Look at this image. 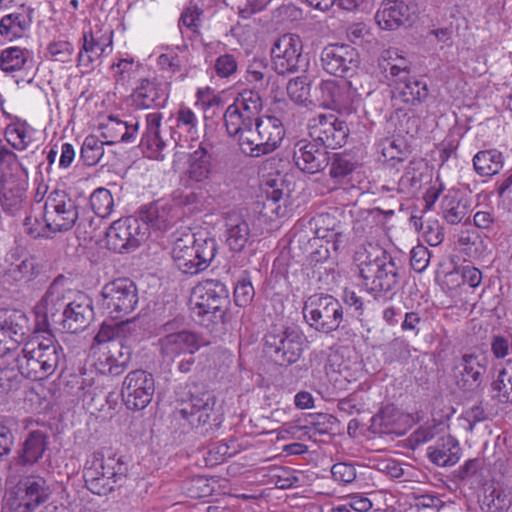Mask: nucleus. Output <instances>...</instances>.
<instances>
[{"label": "nucleus", "mask_w": 512, "mask_h": 512, "mask_svg": "<svg viewBox=\"0 0 512 512\" xmlns=\"http://www.w3.org/2000/svg\"><path fill=\"white\" fill-rule=\"evenodd\" d=\"M444 425L435 420L427 422L418 427L407 439L408 445L411 449H416L418 446L428 443L434 438L442 436Z\"/></svg>", "instance_id": "nucleus-52"}, {"label": "nucleus", "mask_w": 512, "mask_h": 512, "mask_svg": "<svg viewBox=\"0 0 512 512\" xmlns=\"http://www.w3.org/2000/svg\"><path fill=\"white\" fill-rule=\"evenodd\" d=\"M82 41V48L78 54V65L89 67L106 52L107 48L111 47L112 33L96 36L92 31H86L83 33Z\"/></svg>", "instance_id": "nucleus-36"}, {"label": "nucleus", "mask_w": 512, "mask_h": 512, "mask_svg": "<svg viewBox=\"0 0 512 512\" xmlns=\"http://www.w3.org/2000/svg\"><path fill=\"white\" fill-rule=\"evenodd\" d=\"M289 98L298 104L305 103L310 95V87L302 77L291 79L287 84Z\"/></svg>", "instance_id": "nucleus-60"}, {"label": "nucleus", "mask_w": 512, "mask_h": 512, "mask_svg": "<svg viewBox=\"0 0 512 512\" xmlns=\"http://www.w3.org/2000/svg\"><path fill=\"white\" fill-rule=\"evenodd\" d=\"M385 355L391 362L406 361L411 357L410 344L407 340L397 337L388 343Z\"/></svg>", "instance_id": "nucleus-58"}, {"label": "nucleus", "mask_w": 512, "mask_h": 512, "mask_svg": "<svg viewBox=\"0 0 512 512\" xmlns=\"http://www.w3.org/2000/svg\"><path fill=\"white\" fill-rule=\"evenodd\" d=\"M231 109H236L244 116H248L257 121L262 116V99L258 92L252 90H245L236 98L233 104L229 105Z\"/></svg>", "instance_id": "nucleus-47"}, {"label": "nucleus", "mask_w": 512, "mask_h": 512, "mask_svg": "<svg viewBox=\"0 0 512 512\" xmlns=\"http://www.w3.org/2000/svg\"><path fill=\"white\" fill-rule=\"evenodd\" d=\"M443 218L452 225L460 223L467 213L466 205L458 199L455 192H449L441 200Z\"/></svg>", "instance_id": "nucleus-51"}, {"label": "nucleus", "mask_w": 512, "mask_h": 512, "mask_svg": "<svg viewBox=\"0 0 512 512\" xmlns=\"http://www.w3.org/2000/svg\"><path fill=\"white\" fill-rule=\"evenodd\" d=\"M177 218L178 208L163 200L142 205L135 217V219H139V223H143L142 228H147V236L149 228L165 231L176 222Z\"/></svg>", "instance_id": "nucleus-20"}, {"label": "nucleus", "mask_w": 512, "mask_h": 512, "mask_svg": "<svg viewBox=\"0 0 512 512\" xmlns=\"http://www.w3.org/2000/svg\"><path fill=\"white\" fill-rule=\"evenodd\" d=\"M264 352L277 364L296 363L303 353V334L294 327L272 328L264 338Z\"/></svg>", "instance_id": "nucleus-8"}, {"label": "nucleus", "mask_w": 512, "mask_h": 512, "mask_svg": "<svg viewBox=\"0 0 512 512\" xmlns=\"http://www.w3.org/2000/svg\"><path fill=\"white\" fill-rule=\"evenodd\" d=\"M66 305L63 290L57 284L53 283L36 306V332H47L50 326L49 317H51L54 322H58V320H55V317L60 310L66 308Z\"/></svg>", "instance_id": "nucleus-28"}, {"label": "nucleus", "mask_w": 512, "mask_h": 512, "mask_svg": "<svg viewBox=\"0 0 512 512\" xmlns=\"http://www.w3.org/2000/svg\"><path fill=\"white\" fill-rule=\"evenodd\" d=\"M104 140L99 139L97 136L89 135L84 139L80 151V159L86 166H94L102 163L103 166L108 165L112 160L109 152H105Z\"/></svg>", "instance_id": "nucleus-39"}, {"label": "nucleus", "mask_w": 512, "mask_h": 512, "mask_svg": "<svg viewBox=\"0 0 512 512\" xmlns=\"http://www.w3.org/2000/svg\"><path fill=\"white\" fill-rule=\"evenodd\" d=\"M105 235L109 249L122 253L139 247L147 239V228H142L139 219L127 217L114 221Z\"/></svg>", "instance_id": "nucleus-14"}, {"label": "nucleus", "mask_w": 512, "mask_h": 512, "mask_svg": "<svg viewBox=\"0 0 512 512\" xmlns=\"http://www.w3.org/2000/svg\"><path fill=\"white\" fill-rule=\"evenodd\" d=\"M51 490L41 476H27L17 485L16 496L9 499L4 507L7 512H34L50 497Z\"/></svg>", "instance_id": "nucleus-11"}, {"label": "nucleus", "mask_w": 512, "mask_h": 512, "mask_svg": "<svg viewBox=\"0 0 512 512\" xmlns=\"http://www.w3.org/2000/svg\"><path fill=\"white\" fill-rule=\"evenodd\" d=\"M203 10L196 4L186 7L179 19L178 25L182 34L186 32L199 35L203 23Z\"/></svg>", "instance_id": "nucleus-54"}, {"label": "nucleus", "mask_w": 512, "mask_h": 512, "mask_svg": "<svg viewBox=\"0 0 512 512\" xmlns=\"http://www.w3.org/2000/svg\"><path fill=\"white\" fill-rule=\"evenodd\" d=\"M301 49V40L297 35L284 34L279 37L271 49L272 68L275 72L279 75L296 72Z\"/></svg>", "instance_id": "nucleus-19"}, {"label": "nucleus", "mask_w": 512, "mask_h": 512, "mask_svg": "<svg viewBox=\"0 0 512 512\" xmlns=\"http://www.w3.org/2000/svg\"><path fill=\"white\" fill-rule=\"evenodd\" d=\"M217 403L213 393L190 392L189 399L183 401L174 412V418L184 431L196 430L201 435H211L219 429L222 415L215 408Z\"/></svg>", "instance_id": "nucleus-2"}, {"label": "nucleus", "mask_w": 512, "mask_h": 512, "mask_svg": "<svg viewBox=\"0 0 512 512\" xmlns=\"http://www.w3.org/2000/svg\"><path fill=\"white\" fill-rule=\"evenodd\" d=\"M126 325V322L117 323L115 325L102 324L98 333L94 337V342L99 345H108L112 341H123L120 337V331Z\"/></svg>", "instance_id": "nucleus-61"}, {"label": "nucleus", "mask_w": 512, "mask_h": 512, "mask_svg": "<svg viewBox=\"0 0 512 512\" xmlns=\"http://www.w3.org/2000/svg\"><path fill=\"white\" fill-rule=\"evenodd\" d=\"M460 446L451 435L440 436L434 445L428 447V459L440 467L455 465L460 459Z\"/></svg>", "instance_id": "nucleus-35"}, {"label": "nucleus", "mask_w": 512, "mask_h": 512, "mask_svg": "<svg viewBox=\"0 0 512 512\" xmlns=\"http://www.w3.org/2000/svg\"><path fill=\"white\" fill-rule=\"evenodd\" d=\"M217 251L216 239L195 238L194 235H187L174 242L172 258L182 273L196 275L210 266Z\"/></svg>", "instance_id": "nucleus-4"}, {"label": "nucleus", "mask_w": 512, "mask_h": 512, "mask_svg": "<svg viewBox=\"0 0 512 512\" xmlns=\"http://www.w3.org/2000/svg\"><path fill=\"white\" fill-rule=\"evenodd\" d=\"M93 316L91 300L86 296H80L66 305L59 322L63 330L78 333L89 326Z\"/></svg>", "instance_id": "nucleus-26"}, {"label": "nucleus", "mask_w": 512, "mask_h": 512, "mask_svg": "<svg viewBox=\"0 0 512 512\" xmlns=\"http://www.w3.org/2000/svg\"><path fill=\"white\" fill-rule=\"evenodd\" d=\"M511 505V500L501 488L490 487L486 489L481 502V509L484 512H502Z\"/></svg>", "instance_id": "nucleus-55"}, {"label": "nucleus", "mask_w": 512, "mask_h": 512, "mask_svg": "<svg viewBox=\"0 0 512 512\" xmlns=\"http://www.w3.org/2000/svg\"><path fill=\"white\" fill-rule=\"evenodd\" d=\"M74 48L69 41L59 40L48 44L47 52L54 61L68 62L71 60Z\"/></svg>", "instance_id": "nucleus-63"}, {"label": "nucleus", "mask_w": 512, "mask_h": 512, "mask_svg": "<svg viewBox=\"0 0 512 512\" xmlns=\"http://www.w3.org/2000/svg\"><path fill=\"white\" fill-rule=\"evenodd\" d=\"M308 130L312 140L325 149L342 147L349 135L346 122L332 113H321L312 117L308 123Z\"/></svg>", "instance_id": "nucleus-12"}, {"label": "nucleus", "mask_w": 512, "mask_h": 512, "mask_svg": "<svg viewBox=\"0 0 512 512\" xmlns=\"http://www.w3.org/2000/svg\"><path fill=\"white\" fill-rule=\"evenodd\" d=\"M354 259L363 288L375 299H386L398 289L400 267L385 249L374 244L362 245Z\"/></svg>", "instance_id": "nucleus-1"}, {"label": "nucleus", "mask_w": 512, "mask_h": 512, "mask_svg": "<svg viewBox=\"0 0 512 512\" xmlns=\"http://www.w3.org/2000/svg\"><path fill=\"white\" fill-rule=\"evenodd\" d=\"M8 266L4 272L7 282L16 283L29 281L33 278L36 268L35 259L29 255L20 256L18 251H11L7 254Z\"/></svg>", "instance_id": "nucleus-37"}, {"label": "nucleus", "mask_w": 512, "mask_h": 512, "mask_svg": "<svg viewBox=\"0 0 512 512\" xmlns=\"http://www.w3.org/2000/svg\"><path fill=\"white\" fill-rule=\"evenodd\" d=\"M225 244L232 252H242L248 244L251 231L247 220L237 211L223 213Z\"/></svg>", "instance_id": "nucleus-27"}, {"label": "nucleus", "mask_w": 512, "mask_h": 512, "mask_svg": "<svg viewBox=\"0 0 512 512\" xmlns=\"http://www.w3.org/2000/svg\"><path fill=\"white\" fill-rule=\"evenodd\" d=\"M162 114L149 113L146 116V129L140 140V146L147 149L155 158H163V151L170 146V140L164 138L161 131Z\"/></svg>", "instance_id": "nucleus-34"}, {"label": "nucleus", "mask_w": 512, "mask_h": 512, "mask_svg": "<svg viewBox=\"0 0 512 512\" xmlns=\"http://www.w3.org/2000/svg\"><path fill=\"white\" fill-rule=\"evenodd\" d=\"M211 168V157L207 150L200 146L190 156L189 178L196 182L205 181L211 174Z\"/></svg>", "instance_id": "nucleus-49"}, {"label": "nucleus", "mask_w": 512, "mask_h": 512, "mask_svg": "<svg viewBox=\"0 0 512 512\" xmlns=\"http://www.w3.org/2000/svg\"><path fill=\"white\" fill-rule=\"evenodd\" d=\"M488 357L480 351H472L462 355L454 366V377L457 386L466 392L479 389L485 379Z\"/></svg>", "instance_id": "nucleus-15"}, {"label": "nucleus", "mask_w": 512, "mask_h": 512, "mask_svg": "<svg viewBox=\"0 0 512 512\" xmlns=\"http://www.w3.org/2000/svg\"><path fill=\"white\" fill-rule=\"evenodd\" d=\"M29 331V320L26 314L16 309H0V357L11 347L6 346L7 340L21 343Z\"/></svg>", "instance_id": "nucleus-21"}, {"label": "nucleus", "mask_w": 512, "mask_h": 512, "mask_svg": "<svg viewBox=\"0 0 512 512\" xmlns=\"http://www.w3.org/2000/svg\"><path fill=\"white\" fill-rule=\"evenodd\" d=\"M254 287L249 278L243 277L238 280L234 288V299L237 306L245 307L254 298Z\"/></svg>", "instance_id": "nucleus-62"}, {"label": "nucleus", "mask_w": 512, "mask_h": 512, "mask_svg": "<svg viewBox=\"0 0 512 512\" xmlns=\"http://www.w3.org/2000/svg\"><path fill=\"white\" fill-rule=\"evenodd\" d=\"M138 302L137 286L129 278H118L105 284L98 300L102 313L111 319L128 316L136 309Z\"/></svg>", "instance_id": "nucleus-6"}, {"label": "nucleus", "mask_w": 512, "mask_h": 512, "mask_svg": "<svg viewBox=\"0 0 512 512\" xmlns=\"http://www.w3.org/2000/svg\"><path fill=\"white\" fill-rule=\"evenodd\" d=\"M331 474L333 479L343 485L350 484L356 479V468L354 465L339 462L332 466Z\"/></svg>", "instance_id": "nucleus-64"}, {"label": "nucleus", "mask_w": 512, "mask_h": 512, "mask_svg": "<svg viewBox=\"0 0 512 512\" xmlns=\"http://www.w3.org/2000/svg\"><path fill=\"white\" fill-rule=\"evenodd\" d=\"M128 465L122 457L100 452L93 453L87 459L83 477L88 490L96 495H106L113 491L116 484L121 485L126 479Z\"/></svg>", "instance_id": "nucleus-3"}, {"label": "nucleus", "mask_w": 512, "mask_h": 512, "mask_svg": "<svg viewBox=\"0 0 512 512\" xmlns=\"http://www.w3.org/2000/svg\"><path fill=\"white\" fill-rule=\"evenodd\" d=\"M315 228L313 243L316 245L317 241L331 244L333 252L337 253L342 250L346 243L347 237L341 230V225L336 221L335 217L330 214H320L314 218Z\"/></svg>", "instance_id": "nucleus-30"}, {"label": "nucleus", "mask_w": 512, "mask_h": 512, "mask_svg": "<svg viewBox=\"0 0 512 512\" xmlns=\"http://www.w3.org/2000/svg\"><path fill=\"white\" fill-rule=\"evenodd\" d=\"M33 129L25 122L9 124L5 129V139L17 150H25L32 141Z\"/></svg>", "instance_id": "nucleus-50"}, {"label": "nucleus", "mask_w": 512, "mask_h": 512, "mask_svg": "<svg viewBox=\"0 0 512 512\" xmlns=\"http://www.w3.org/2000/svg\"><path fill=\"white\" fill-rule=\"evenodd\" d=\"M194 296L193 314L201 325L208 327L223 321L229 305V291L224 283L216 279L204 280L195 287Z\"/></svg>", "instance_id": "nucleus-5"}, {"label": "nucleus", "mask_w": 512, "mask_h": 512, "mask_svg": "<svg viewBox=\"0 0 512 512\" xmlns=\"http://www.w3.org/2000/svg\"><path fill=\"white\" fill-rule=\"evenodd\" d=\"M259 137V130H256V127H252L250 129V134H244L240 137V140L237 142L238 146L243 154L252 158H258L266 155L265 151L258 150L261 140H257Z\"/></svg>", "instance_id": "nucleus-57"}, {"label": "nucleus", "mask_w": 512, "mask_h": 512, "mask_svg": "<svg viewBox=\"0 0 512 512\" xmlns=\"http://www.w3.org/2000/svg\"><path fill=\"white\" fill-rule=\"evenodd\" d=\"M48 446L47 436L41 431H32L29 433L18 456L10 462L7 472V480L11 483L17 481L18 477L24 473L23 468L36 464L46 451Z\"/></svg>", "instance_id": "nucleus-18"}, {"label": "nucleus", "mask_w": 512, "mask_h": 512, "mask_svg": "<svg viewBox=\"0 0 512 512\" xmlns=\"http://www.w3.org/2000/svg\"><path fill=\"white\" fill-rule=\"evenodd\" d=\"M329 165V174L335 182H340L346 178L356 167L353 158L349 154L344 153L329 154Z\"/></svg>", "instance_id": "nucleus-53"}, {"label": "nucleus", "mask_w": 512, "mask_h": 512, "mask_svg": "<svg viewBox=\"0 0 512 512\" xmlns=\"http://www.w3.org/2000/svg\"><path fill=\"white\" fill-rule=\"evenodd\" d=\"M31 24L32 19L25 11L7 14L0 20V35L8 40L20 38Z\"/></svg>", "instance_id": "nucleus-40"}, {"label": "nucleus", "mask_w": 512, "mask_h": 512, "mask_svg": "<svg viewBox=\"0 0 512 512\" xmlns=\"http://www.w3.org/2000/svg\"><path fill=\"white\" fill-rule=\"evenodd\" d=\"M23 225L25 233L34 239H48L52 237L51 234H53V232L46 227L45 221L44 224L42 223L38 216L32 214L27 215L24 219Z\"/></svg>", "instance_id": "nucleus-59"}, {"label": "nucleus", "mask_w": 512, "mask_h": 512, "mask_svg": "<svg viewBox=\"0 0 512 512\" xmlns=\"http://www.w3.org/2000/svg\"><path fill=\"white\" fill-rule=\"evenodd\" d=\"M422 161H411L405 168L404 174L398 181L397 191L402 194L412 195L422 186L423 175Z\"/></svg>", "instance_id": "nucleus-48"}, {"label": "nucleus", "mask_w": 512, "mask_h": 512, "mask_svg": "<svg viewBox=\"0 0 512 512\" xmlns=\"http://www.w3.org/2000/svg\"><path fill=\"white\" fill-rule=\"evenodd\" d=\"M181 325L180 320L174 319L162 327L166 334L159 339V345L160 353L165 360L173 361L183 354L193 355L201 347L199 336L189 330H178Z\"/></svg>", "instance_id": "nucleus-10"}, {"label": "nucleus", "mask_w": 512, "mask_h": 512, "mask_svg": "<svg viewBox=\"0 0 512 512\" xmlns=\"http://www.w3.org/2000/svg\"><path fill=\"white\" fill-rule=\"evenodd\" d=\"M79 217L75 200L65 191L54 189L45 199L43 220L53 233L72 229Z\"/></svg>", "instance_id": "nucleus-9"}, {"label": "nucleus", "mask_w": 512, "mask_h": 512, "mask_svg": "<svg viewBox=\"0 0 512 512\" xmlns=\"http://www.w3.org/2000/svg\"><path fill=\"white\" fill-rule=\"evenodd\" d=\"M473 166L480 176H492L503 167L502 154L493 150L479 151L473 158Z\"/></svg>", "instance_id": "nucleus-46"}, {"label": "nucleus", "mask_w": 512, "mask_h": 512, "mask_svg": "<svg viewBox=\"0 0 512 512\" xmlns=\"http://www.w3.org/2000/svg\"><path fill=\"white\" fill-rule=\"evenodd\" d=\"M293 160L299 170L308 174L323 171L329 165V152L316 142L299 141L294 146Z\"/></svg>", "instance_id": "nucleus-24"}, {"label": "nucleus", "mask_w": 512, "mask_h": 512, "mask_svg": "<svg viewBox=\"0 0 512 512\" xmlns=\"http://www.w3.org/2000/svg\"><path fill=\"white\" fill-rule=\"evenodd\" d=\"M170 84L157 78H144L135 88L132 99L140 108L164 107L169 97Z\"/></svg>", "instance_id": "nucleus-25"}, {"label": "nucleus", "mask_w": 512, "mask_h": 512, "mask_svg": "<svg viewBox=\"0 0 512 512\" xmlns=\"http://www.w3.org/2000/svg\"><path fill=\"white\" fill-rule=\"evenodd\" d=\"M492 397L501 403H512V360L499 370L491 384Z\"/></svg>", "instance_id": "nucleus-45"}, {"label": "nucleus", "mask_w": 512, "mask_h": 512, "mask_svg": "<svg viewBox=\"0 0 512 512\" xmlns=\"http://www.w3.org/2000/svg\"><path fill=\"white\" fill-rule=\"evenodd\" d=\"M131 355V348L123 341H112L103 347L95 365L101 374L118 376L127 369Z\"/></svg>", "instance_id": "nucleus-23"}, {"label": "nucleus", "mask_w": 512, "mask_h": 512, "mask_svg": "<svg viewBox=\"0 0 512 512\" xmlns=\"http://www.w3.org/2000/svg\"><path fill=\"white\" fill-rule=\"evenodd\" d=\"M306 323L317 332L329 334L340 327L343 321V308L332 295L315 294L310 296L302 309Z\"/></svg>", "instance_id": "nucleus-7"}, {"label": "nucleus", "mask_w": 512, "mask_h": 512, "mask_svg": "<svg viewBox=\"0 0 512 512\" xmlns=\"http://www.w3.org/2000/svg\"><path fill=\"white\" fill-rule=\"evenodd\" d=\"M90 205L94 213L101 218L110 216L114 208V199L106 188H98L90 196Z\"/></svg>", "instance_id": "nucleus-56"}, {"label": "nucleus", "mask_w": 512, "mask_h": 512, "mask_svg": "<svg viewBox=\"0 0 512 512\" xmlns=\"http://www.w3.org/2000/svg\"><path fill=\"white\" fill-rule=\"evenodd\" d=\"M398 90L402 101L406 104L417 105L428 97L427 83L414 77L400 78Z\"/></svg>", "instance_id": "nucleus-43"}, {"label": "nucleus", "mask_w": 512, "mask_h": 512, "mask_svg": "<svg viewBox=\"0 0 512 512\" xmlns=\"http://www.w3.org/2000/svg\"><path fill=\"white\" fill-rule=\"evenodd\" d=\"M155 381L151 373L137 369L130 371L122 384L121 396L130 410H142L152 401Z\"/></svg>", "instance_id": "nucleus-13"}, {"label": "nucleus", "mask_w": 512, "mask_h": 512, "mask_svg": "<svg viewBox=\"0 0 512 512\" xmlns=\"http://www.w3.org/2000/svg\"><path fill=\"white\" fill-rule=\"evenodd\" d=\"M175 130L171 135L175 145H182L181 137L186 140L194 141L199 138V119L196 114L188 107H181L175 116Z\"/></svg>", "instance_id": "nucleus-38"}, {"label": "nucleus", "mask_w": 512, "mask_h": 512, "mask_svg": "<svg viewBox=\"0 0 512 512\" xmlns=\"http://www.w3.org/2000/svg\"><path fill=\"white\" fill-rule=\"evenodd\" d=\"M18 373L32 381H40L47 379V373L44 371L43 361L32 340L24 344L21 352L13 358V362Z\"/></svg>", "instance_id": "nucleus-31"}, {"label": "nucleus", "mask_w": 512, "mask_h": 512, "mask_svg": "<svg viewBox=\"0 0 512 512\" xmlns=\"http://www.w3.org/2000/svg\"><path fill=\"white\" fill-rule=\"evenodd\" d=\"M25 190L16 181H0V204L15 215L25 204Z\"/></svg>", "instance_id": "nucleus-42"}, {"label": "nucleus", "mask_w": 512, "mask_h": 512, "mask_svg": "<svg viewBox=\"0 0 512 512\" xmlns=\"http://www.w3.org/2000/svg\"><path fill=\"white\" fill-rule=\"evenodd\" d=\"M418 18V5L403 0L383 2L375 14L377 25L383 30L412 26Z\"/></svg>", "instance_id": "nucleus-16"}, {"label": "nucleus", "mask_w": 512, "mask_h": 512, "mask_svg": "<svg viewBox=\"0 0 512 512\" xmlns=\"http://www.w3.org/2000/svg\"><path fill=\"white\" fill-rule=\"evenodd\" d=\"M31 66L32 56L31 52L27 49L13 46L1 51L0 69L3 72L12 73L31 68Z\"/></svg>", "instance_id": "nucleus-41"}, {"label": "nucleus", "mask_w": 512, "mask_h": 512, "mask_svg": "<svg viewBox=\"0 0 512 512\" xmlns=\"http://www.w3.org/2000/svg\"><path fill=\"white\" fill-rule=\"evenodd\" d=\"M224 124L228 135L238 142L244 134H250V129L255 127L256 121L237 112L236 109L227 107L224 113Z\"/></svg>", "instance_id": "nucleus-44"}, {"label": "nucleus", "mask_w": 512, "mask_h": 512, "mask_svg": "<svg viewBox=\"0 0 512 512\" xmlns=\"http://www.w3.org/2000/svg\"><path fill=\"white\" fill-rule=\"evenodd\" d=\"M44 333L45 335L36 336L31 340L44 363V371L50 377L60 366L65 364V354L62 346L49 330Z\"/></svg>", "instance_id": "nucleus-29"}, {"label": "nucleus", "mask_w": 512, "mask_h": 512, "mask_svg": "<svg viewBox=\"0 0 512 512\" xmlns=\"http://www.w3.org/2000/svg\"><path fill=\"white\" fill-rule=\"evenodd\" d=\"M256 130H259L260 141L258 150H262L267 154L274 152L281 144L284 136L285 129L280 119L275 116L263 115L256 121Z\"/></svg>", "instance_id": "nucleus-33"}, {"label": "nucleus", "mask_w": 512, "mask_h": 512, "mask_svg": "<svg viewBox=\"0 0 512 512\" xmlns=\"http://www.w3.org/2000/svg\"><path fill=\"white\" fill-rule=\"evenodd\" d=\"M320 61L322 68L331 75L346 77L359 65L357 50L346 44H330L323 48Z\"/></svg>", "instance_id": "nucleus-17"}, {"label": "nucleus", "mask_w": 512, "mask_h": 512, "mask_svg": "<svg viewBox=\"0 0 512 512\" xmlns=\"http://www.w3.org/2000/svg\"><path fill=\"white\" fill-rule=\"evenodd\" d=\"M139 122H127L117 117L109 116L100 126V136L107 146L117 143H133L136 140Z\"/></svg>", "instance_id": "nucleus-32"}, {"label": "nucleus", "mask_w": 512, "mask_h": 512, "mask_svg": "<svg viewBox=\"0 0 512 512\" xmlns=\"http://www.w3.org/2000/svg\"><path fill=\"white\" fill-rule=\"evenodd\" d=\"M322 105L341 114H350L355 92L345 80H325L320 84Z\"/></svg>", "instance_id": "nucleus-22"}]
</instances>
